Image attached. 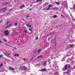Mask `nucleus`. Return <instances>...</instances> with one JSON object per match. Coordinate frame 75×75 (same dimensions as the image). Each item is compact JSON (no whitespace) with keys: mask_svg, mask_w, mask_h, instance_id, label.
I'll return each instance as SVG.
<instances>
[{"mask_svg":"<svg viewBox=\"0 0 75 75\" xmlns=\"http://www.w3.org/2000/svg\"><path fill=\"white\" fill-rule=\"evenodd\" d=\"M68 67L69 68H70V67H71L69 65H68V64H66L63 68L62 69L63 71H65V70H66V69H67V67Z\"/></svg>","mask_w":75,"mask_h":75,"instance_id":"nucleus-1","label":"nucleus"},{"mask_svg":"<svg viewBox=\"0 0 75 75\" xmlns=\"http://www.w3.org/2000/svg\"><path fill=\"white\" fill-rule=\"evenodd\" d=\"M9 33H10L8 32V30L4 31V34H5V35H9Z\"/></svg>","mask_w":75,"mask_h":75,"instance_id":"nucleus-2","label":"nucleus"},{"mask_svg":"<svg viewBox=\"0 0 75 75\" xmlns=\"http://www.w3.org/2000/svg\"><path fill=\"white\" fill-rule=\"evenodd\" d=\"M19 68L21 70H25V69H26V67L24 66L22 67L21 66L19 67Z\"/></svg>","mask_w":75,"mask_h":75,"instance_id":"nucleus-3","label":"nucleus"},{"mask_svg":"<svg viewBox=\"0 0 75 75\" xmlns=\"http://www.w3.org/2000/svg\"><path fill=\"white\" fill-rule=\"evenodd\" d=\"M6 10H7V8H4L1 9L0 10V11H1L2 12H5Z\"/></svg>","mask_w":75,"mask_h":75,"instance_id":"nucleus-4","label":"nucleus"},{"mask_svg":"<svg viewBox=\"0 0 75 75\" xmlns=\"http://www.w3.org/2000/svg\"><path fill=\"white\" fill-rule=\"evenodd\" d=\"M74 44H72V45H69V48H74Z\"/></svg>","mask_w":75,"mask_h":75,"instance_id":"nucleus-5","label":"nucleus"},{"mask_svg":"<svg viewBox=\"0 0 75 75\" xmlns=\"http://www.w3.org/2000/svg\"><path fill=\"white\" fill-rule=\"evenodd\" d=\"M25 7V5H24V4H23L22 6H21L20 7V9H22V8L23 7Z\"/></svg>","mask_w":75,"mask_h":75,"instance_id":"nucleus-6","label":"nucleus"},{"mask_svg":"<svg viewBox=\"0 0 75 75\" xmlns=\"http://www.w3.org/2000/svg\"><path fill=\"white\" fill-rule=\"evenodd\" d=\"M67 54H68V55H70V54H71V51H68L67 52Z\"/></svg>","mask_w":75,"mask_h":75,"instance_id":"nucleus-7","label":"nucleus"},{"mask_svg":"<svg viewBox=\"0 0 75 75\" xmlns=\"http://www.w3.org/2000/svg\"><path fill=\"white\" fill-rule=\"evenodd\" d=\"M59 72H56L53 74V75H58Z\"/></svg>","mask_w":75,"mask_h":75,"instance_id":"nucleus-8","label":"nucleus"},{"mask_svg":"<svg viewBox=\"0 0 75 75\" xmlns=\"http://www.w3.org/2000/svg\"><path fill=\"white\" fill-rule=\"evenodd\" d=\"M47 70V69H41L40 70V71H46Z\"/></svg>","mask_w":75,"mask_h":75,"instance_id":"nucleus-9","label":"nucleus"},{"mask_svg":"<svg viewBox=\"0 0 75 75\" xmlns=\"http://www.w3.org/2000/svg\"><path fill=\"white\" fill-rule=\"evenodd\" d=\"M52 17H54V18H55L58 17V16L56 15H54Z\"/></svg>","mask_w":75,"mask_h":75,"instance_id":"nucleus-10","label":"nucleus"},{"mask_svg":"<svg viewBox=\"0 0 75 75\" xmlns=\"http://www.w3.org/2000/svg\"><path fill=\"white\" fill-rule=\"evenodd\" d=\"M26 26H28V27H30V28H31V26L30 25L26 24Z\"/></svg>","mask_w":75,"mask_h":75,"instance_id":"nucleus-11","label":"nucleus"},{"mask_svg":"<svg viewBox=\"0 0 75 75\" xmlns=\"http://www.w3.org/2000/svg\"><path fill=\"white\" fill-rule=\"evenodd\" d=\"M19 55L18 54H15L14 55V57H19Z\"/></svg>","mask_w":75,"mask_h":75,"instance_id":"nucleus-12","label":"nucleus"},{"mask_svg":"<svg viewBox=\"0 0 75 75\" xmlns=\"http://www.w3.org/2000/svg\"><path fill=\"white\" fill-rule=\"evenodd\" d=\"M9 69L10 70H12V71H14V69H13V68H12L11 67H10Z\"/></svg>","mask_w":75,"mask_h":75,"instance_id":"nucleus-13","label":"nucleus"},{"mask_svg":"<svg viewBox=\"0 0 75 75\" xmlns=\"http://www.w3.org/2000/svg\"><path fill=\"white\" fill-rule=\"evenodd\" d=\"M66 74H69V70H68L67 71H66Z\"/></svg>","mask_w":75,"mask_h":75,"instance_id":"nucleus-14","label":"nucleus"},{"mask_svg":"<svg viewBox=\"0 0 75 75\" xmlns=\"http://www.w3.org/2000/svg\"><path fill=\"white\" fill-rule=\"evenodd\" d=\"M23 59L24 61H28V59Z\"/></svg>","mask_w":75,"mask_h":75,"instance_id":"nucleus-15","label":"nucleus"},{"mask_svg":"<svg viewBox=\"0 0 75 75\" xmlns=\"http://www.w3.org/2000/svg\"><path fill=\"white\" fill-rule=\"evenodd\" d=\"M42 56H41V55H40L39 56H38L37 57V58H42Z\"/></svg>","mask_w":75,"mask_h":75,"instance_id":"nucleus-16","label":"nucleus"},{"mask_svg":"<svg viewBox=\"0 0 75 75\" xmlns=\"http://www.w3.org/2000/svg\"><path fill=\"white\" fill-rule=\"evenodd\" d=\"M46 64H47V62H44V66H45Z\"/></svg>","mask_w":75,"mask_h":75,"instance_id":"nucleus-17","label":"nucleus"},{"mask_svg":"<svg viewBox=\"0 0 75 75\" xmlns=\"http://www.w3.org/2000/svg\"><path fill=\"white\" fill-rule=\"evenodd\" d=\"M52 6V4L49 5L48 6V7H49V8H51V6Z\"/></svg>","mask_w":75,"mask_h":75,"instance_id":"nucleus-18","label":"nucleus"},{"mask_svg":"<svg viewBox=\"0 0 75 75\" xmlns=\"http://www.w3.org/2000/svg\"><path fill=\"white\" fill-rule=\"evenodd\" d=\"M65 47H63V48H62V50H62L61 51H65Z\"/></svg>","mask_w":75,"mask_h":75,"instance_id":"nucleus-19","label":"nucleus"},{"mask_svg":"<svg viewBox=\"0 0 75 75\" xmlns=\"http://www.w3.org/2000/svg\"><path fill=\"white\" fill-rule=\"evenodd\" d=\"M3 65V64L1 63V64H0V67H1Z\"/></svg>","mask_w":75,"mask_h":75,"instance_id":"nucleus-20","label":"nucleus"},{"mask_svg":"<svg viewBox=\"0 0 75 75\" xmlns=\"http://www.w3.org/2000/svg\"><path fill=\"white\" fill-rule=\"evenodd\" d=\"M56 4H57V5H59V2H56Z\"/></svg>","mask_w":75,"mask_h":75,"instance_id":"nucleus-21","label":"nucleus"},{"mask_svg":"<svg viewBox=\"0 0 75 75\" xmlns=\"http://www.w3.org/2000/svg\"><path fill=\"white\" fill-rule=\"evenodd\" d=\"M61 16L62 17V18H64V16L63 15L61 14Z\"/></svg>","mask_w":75,"mask_h":75,"instance_id":"nucleus-22","label":"nucleus"},{"mask_svg":"<svg viewBox=\"0 0 75 75\" xmlns=\"http://www.w3.org/2000/svg\"><path fill=\"white\" fill-rule=\"evenodd\" d=\"M42 1V0H37L36 1V2H39V1Z\"/></svg>","mask_w":75,"mask_h":75,"instance_id":"nucleus-23","label":"nucleus"},{"mask_svg":"<svg viewBox=\"0 0 75 75\" xmlns=\"http://www.w3.org/2000/svg\"><path fill=\"white\" fill-rule=\"evenodd\" d=\"M3 40H4V42H6V41H7V40H6V39H3Z\"/></svg>","mask_w":75,"mask_h":75,"instance_id":"nucleus-24","label":"nucleus"},{"mask_svg":"<svg viewBox=\"0 0 75 75\" xmlns=\"http://www.w3.org/2000/svg\"><path fill=\"white\" fill-rule=\"evenodd\" d=\"M8 23H9V22L8 21H7L6 22V25H8Z\"/></svg>","mask_w":75,"mask_h":75,"instance_id":"nucleus-25","label":"nucleus"},{"mask_svg":"<svg viewBox=\"0 0 75 75\" xmlns=\"http://www.w3.org/2000/svg\"><path fill=\"white\" fill-rule=\"evenodd\" d=\"M24 32L25 33H27V30H24Z\"/></svg>","mask_w":75,"mask_h":75,"instance_id":"nucleus-26","label":"nucleus"},{"mask_svg":"<svg viewBox=\"0 0 75 75\" xmlns=\"http://www.w3.org/2000/svg\"><path fill=\"white\" fill-rule=\"evenodd\" d=\"M50 8H47L46 9V10H50Z\"/></svg>","mask_w":75,"mask_h":75,"instance_id":"nucleus-27","label":"nucleus"},{"mask_svg":"<svg viewBox=\"0 0 75 75\" xmlns=\"http://www.w3.org/2000/svg\"><path fill=\"white\" fill-rule=\"evenodd\" d=\"M3 57V55L1 54L0 55V57Z\"/></svg>","mask_w":75,"mask_h":75,"instance_id":"nucleus-28","label":"nucleus"},{"mask_svg":"<svg viewBox=\"0 0 75 75\" xmlns=\"http://www.w3.org/2000/svg\"><path fill=\"white\" fill-rule=\"evenodd\" d=\"M6 45H7V46H9V47H11V46H10V45L7 44V43H6Z\"/></svg>","mask_w":75,"mask_h":75,"instance_id":"nucleus-29","label":"nucleus"},{"mask_svg":"<svg viewBox=\"0 0 75 75\" xmlns=\"http://www.w3.org/2000/svg\"><path fill=\"white\" fill-rule=\"evenodd\" d=\"M41 51V50L40 49L38 51V52H40Z\"/></svg>","mask_w":75,"mask_h":75,"instance_id":"nucleus-30","label":"nucleus"},{"mask_svg":"<svg viewBox=\"0 0 75 75\" xmlns=\"http://www.w3.org/2000/svg\"><path fill=\"white\" fill-rule=\"evenodd\" d=\"M29 30H30V31H32V30H31V29L30 28H29Z\"/></svg>","mask_w":75,"mask_h":75,"instance_id":"nucleus-31","label":"nucleus"},{"mask_svg":"<svg viewBox=\"0 0 75 75\" xmlns=\"http://www.w3.org/2000/svg\"><path fill=\"white\" fill-rule=\"evenodd\" d=\"M47 7H46L45 8H44V10H46V8H47Z\"/></svg>","mask_w":75,"mask_h":75,"instance_id":"nucleus-32","label":"nucleus"},{"mask_svg":"<svg viewBox=\"0 0 75 75\" xmlns=\"http://www.w3.org/2000/svg\"><path fill=\"white\" fill-rule=\"evenodd\" d=\"M9 27V26H7L6 27V29H7V28H8V27Z\"/></svg>","mask_w":75,"mask_h":75,"instance_id":"nucleus-33","label":"nucleus"},{"mask_svg":"<svg viewBox=\"0 0 75 75\" xmlns=\"http://www.w3.org/2000/svg\"><path fill=\"white\" fill-rule=\"evenodd\" d=\"M15 25H17V23H15Z\"/></svg>","mask_w":75,"mask_h":75,"instance_id":"nucleus-34","label":"nucleus"},{"mask_svg":"<svg viewBox=\"0 0 75 75\" xmlns=\"http://www.w3.org/2000/svg\"><path fill=\"white\" fill-rule=\"evenodd\" d=\"M11 25L10 24L8 26V27H11Z\"/></svg>","mask_w":75,"mask_h":75,"instance_id":"nucleus-35","label":"nucleus"},{"mask_svg":"<svg viewBox=\"0 0 75 75\" xmlns=\"http://www.w3.org/2000/svg\"><path fill=\"white\" fill-rule=\"evenodd\" d=\"M38 37H37L36 38V40H38Z\"/></svg>","mask_w":75,"mask_h":75,"instance_id":"nucleus-36","label":"nucleus"},{"mask_svg":"<svg viewBox=\"0 0 75 75\" xmlns=\"http://www.w3.org/2000/svg\"><path fill=\"white\" fill-rule=\"evenodd\" d=\"M1 42H2V43H3V42H2V41H1V40H0V43H1Z\"/></svg>","mask_w":75,"mask_h":75,"instance_id":"nucleus-37","label":"nucleus"},{"mask_svg":"<svg viewBox=\"0 0 75 75\" xmlns=\"http://www.w3.org/2000/svg\"><path fill=\"white\" fill-rule=\"evenodd\" d=\"M29 10H30V11H31V10H32V9H29Z\"/></svg>","mask_w":75,"mask_h":75,"instance_id":"nucleus-38","label":"nucleus"},{"mask_svg":"<svg viewBox=\"0 0 75 75\" xmlns=\"http://www.w3.org/2000/svg\"><path fill=\"white\" fill-rule=\"evenodd\" d=\"M32 6H33V5L32 4H31L30 6V7H32Z\"/></svg>","mask_w":75,"mask_h":75,"instance_id":"nucleus-39","label":"nucleus"},{"mask_svg":"<svg viewBox=\"0 0 75 75\" xmlns=\"http://www.w3.org/2000/svg\"><path fill=\"white\" fill-rule=\"evenodd\" d=\"M1 22H2V21H0V23H1Z\"/></svg>","mask_w":75,"mask_h":75,"instance_id":"nucleus-40","label":"nucleus"},{"mask_svg":"<svg viewBox=\"0 0 75 75\" xmlns=\"http://www.w3.org/2000/svg\"><path fill=\"white\" fill-rule=\"evenodd\" d=\"M55 8V7H54V8H53L52 9H53V10H54V8Z\"/></svg>","mask_w":75,"mask_h":75,"instance_id":"nucleus-41","label":"nucleus"},{"mask_svg":"<svg viewBox=\"0 0 75 75\" xmlns=\"http://www.w3.org/2000/svg\"><path fill=\"white\" fill-rule=\"evenodd\" d=\"M27 18L29 17V16H27Z\"/></svg>","mask_w":75,"mask_h":75,"instance_id":"nucleus-42","label":"nucleus"},{"mask_svg":"<svg viewBox=\"0 0 75 75\" xmlns=\"http://www.w3.org/2000/svg\"><path fill=\"white\" fill-rule=\"evenodd\" d=\"M74 8H75V5H74Z\"/></svg>","mask_w":75,"mask_h":75,"instance_id":"nucleus-43","label":"nucleus"},{"mask_svg":"<svg viewBox=\"0 0 75 75\" xmlns=\"http://www.w3.org/2000/svg\"><path fill=\"white\" fill-rule=\"evenodd\" d=\"M48 40H49V41H50V38H48Z\"/></svg>","mask_w":75,"mask_h":75,"instance_id":"nucleus-44","label":"nucleus"},{"mask_svg":"<svg viewBox=\"0 0 75 75\" xmlns=\"http://www.w3.org/2000/svg\"><path fill=\"white\" fill-rule=\"evenodd\" d=\"M72 20H73L74 21V19H72Z\"/></svg>","mask_w":75,"mask_h":75,"instance_id":"nucleus-45","label":"nucleus"},{"mask_svg":"<svg viewBox=\"0 0 75 75\" xmlns=\"http://www.w3.org/2000/svg\"><path fill=\"white\" fill-rule=\"evenodd\" d=\"M10 55V54H8V55Z\"/></svg>","mask_w":75,"mask_h":75,"instance_id":"nucleus-46","label":"nucleus"},{"mask_svg":"<svg viewBox=\"0 0 75 75\" xmlns=\"http://www.w3.org/2000/svg\"><path fill=\"white\" fill-rule=\"evenodd\" d=\"M66 7H67H67H68V6H67Z\"/></svg>","mask_w":75,"mask_h":75,"instance_id":"nucleus-47","label":"nucleus"},{"mask_svg":"<svg viewBox=\"0 0 75 75\" xmlns=\"http://www.w3.org/2000/svg\"><path fill=\"white\" fill-rule=\"evenodd\" d=\"M45 25H46V23H45Z\"/></svg>","mask_w":75,"mask_h":75,"instance_id":"nucleus-48","label":"nucleus"},{"mask_svg":"<svg viewBox=\"0 0 75 75\" xmlns=\"http://www.w3.org/2000/svg\"><path fill=\"white\" fill-rule=\"evenodd\" d=\"M6 4H7V3Z\"/></svg>","mask_w":75,"mask_h":75,"instance_id":"nucleus-49","label":"nucleus"},{"mask_svg":"<svg viewBox=\"0 0 75 75\" xmlns=\"http://www.w3.org/2000/svg\"><path fill=\"white\" fill-rule=\"evenodd\" d=\"M33 75V74H31V75Z\"/></svg>","mask_w":75,"mask_h":75,"instance_id":"nucleus-50","label":"nucleus"},{"mask_svg":"<svg viewBox=\"0 0 75 75\" xmlns=\"http://www.w3.org/2000/svg\"><path fill=\"white\" fill-rule=\"evenodd\" d=\"M1 40V38H0V40Z\"/></svg>","mask_w":75,"mask_h":75,"instance_id":"nucleus-51","label":"nucleus"},{"mask_svg":"<svg viewBox=\"0 0 75 75\" xmlns=\"http://www.w3.org/2000/svg\"><path fill=\"white\" fill-rule=\"evenodd\" d=\"M0 59H1V58L0 57Z\"/></svg>","mask_w":75,"mask_h":75,"instance_id":"nucleus-52","label":"nucleus"},{"mask_svg":"<svg viewBox=\"0 0 75 75\" xmlns=\"http://www.w3.org/2000/svg\"><path fill=\"white\" fill-rule=\"evenodd\" d=\"M32 59H33V58Z\"/></svg>","mask_w":75,"mask_h":75,"instance_id":"nucleus-53","label":"nucleus"},{"mask_svg":"<svg viewBox=\"0 0 75 75\" xmlns=\"http://www.w3.org/2000/svg\"><path fill=\"white\" fill-rule=\"evenodd\" d=\"M50 62V61H49L48 62Z\"/></svg>","mask_w":75,"mask_h":75,"instance_id":"nucleus-54","label":"nucleus"},{"mask_svg":"<svg viewBox=\"0 0 75 75\" xmlns=\"http://www.w3.org/2000/svg\"><path fill=\"white\" fill-rule=\"evenodd\" d=\"M15 49H16V48H15Z\"/></svg>","mask_w":75,"mask_h":75,"instance_id":"nucleus-55","label":"nucleus"}]
</instances>
